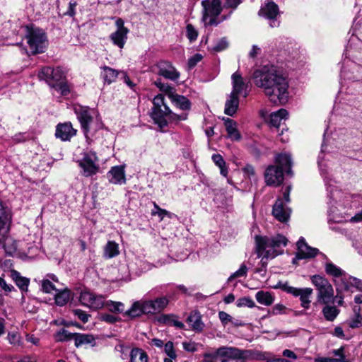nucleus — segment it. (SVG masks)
<instances>
[{
	"label": "nucleus",
	"mask_w": 362,
	"mask_h": 362,
	"mask_svg": "<svg viewBox=\"0 0 362 362\" xmlns=\"http://www.w3.org/2000/svg\"><path fill=\"white\" fill-rule=\"evenodd\" d=\"M255 83L262 88L269 101L275 105H284L288 99V81L283 73L274 66H264L253 74Z\"/></svg>",
	"instance_id": "f257e3e1"
},
{
	"label": "nucleus",
	"mask_w": 362,
	"mask_h": 362,
	"mask_svg": "<svg viewBox=\"0 0 362 362\" xmlns=\"http://www.w3.org/2000/svg\"><path fill=\"white\" fill-rule=\"evenodd\" d=\"M255 252L258 258H261L262 268L267 266L269 259H272L284 253V247L287 245L288 239L283 235L273 236L259 235L255 237Z\"/></svg>",
	"instance_id": "f03ea898"
},
{
	"label": "nucleus",
	"mask_w": 362,
	"mask_h": 362,
	"mask_svg": "<svg viewBox=\"0 0 362 362\" xmlns=\"http://www.w3.org/2000/svg\"><path fill=\"white\" fill-rule=\"evenodd\" d=\"M153 104L151 117L160 129L167 127L168 122H178L187 119L186 113L181 115L173 113L165 103L164 96L162 94H158L153 98Z\"/></svg>",
	"instance_id": "7ed1b4c3"
},
{
	"label": "nucleus",
	"mask_w": 362,
	"mask_h": 362,
	"mask_svg": "<svg viewBox=\"0 0 362 362\" xmlns=\"http://www.w3.org/2000/svg\"><path fill=\"white\" fill-rule=\"evenodd\" d=\"M75 112L86 139H89L90 136H93L95 132L102 128L100 121L94 119L93 115L96 113L94 110L88 107L78 106L75 108Z\"/></svg>",
	"instance_id": "20e7f679"
},
{
	"label": "nucleus",
	"mask_w": 362,
	"mask_h": 362,
	"mask_svg": "<svg viewBox=\"0 0 362 362\" xmlns=\"http://www.w3.org/2000/svg\"><path fill=\"white\" fill-rule=\"evenodd\" d=\"M325 269L326 273L333 276L334 281L337 280L341 286H343L341 288H344L345 291L350 290L351 287H356L358 289L362 288V281L361 280L352 276H348L344 270L333 263L327 262Z\"/></svg>",
	"instance_id": "39448f33"
},
{
	"label": "nucleus",
	"mask_w": 362,
	"mask_h": 362,
	"mask_svg": "<svg viewBox=\"0 0 362 362\" xmlns=\"http://www.w3.org/2000/svg\"><path fill=\"white\" fill-rule=\"evenodd\" d=\"M26 39L32 54L42 53L45 51L48 41L45 33L38 28L26 26Z\"/></svg>",
	"instance_id": "423d86ee"
},
{
	"label": "nucleus",
	"mask_w": 362,
	"mask_h": 362,
	"mask_svg": "<svg viewBox=\"0 0 362 362\" xmlns=\"http://www.w3.org/2000/svg\"><path fill=\"white\" fill-rule=\"evenodd\" d=\"M98 157L93 151H84L81 158L77 159L76 163L81 169V174L84 177H91L99 172Z\"/></svg>",
	"instance_id": "0eeeda50"
},
{
	"label": "nucleus",
	"mask_w": 362,
	"mask_h": 362,
	"mask_svg": "<svg viewBox=\"0 0 362 362\" xmlns=\"http://www.w3.org/2000/svg\"><path fill=\"white\" fill-rule=\"evenodd\" d=\"M311 281L318 291L317 298L324 304L330 303L334 298V290L329 281L322 276L313 275Z\"/></svg>",
	"instance_id": "6e6552de"
},
{
	"label": "nucleus",
	"mask_w": 362,
	"mask_h": 362,
	"mask_svg": "<svg viewBox=\"0 0 362 362\" xmlns=\"http://www.w3.org/2000/svg\"><path fill=\"white\" fill-rule=\"evenodd\" d=\"M202 6L203 7L202 21L204 25H218L219 21H216V17L222 11L221 0H203Z\"/></svg>",
	"instance_id": "1a4fd4ad"
},
{
	"label": "nucleus",
	"mask_w": 362,
	"mask_h": 362,
	"mask_svg": "<svg viewBox=\"0 0 362 362\" xmlns=\"http://www.w3.org/2000/svg\"><path fill=\"white\" fill-rule=\"evenodd\" d=\"M276 288H280L287 293L291 294L295 297H299L301 306L305 309L310 307V298L313 294V289L310 288H299L290 286L288 282H279L275 286Z\"/></svg>",
	"instance_id": "9d476101"
},
{
	"label": "nucleus",
	"mask_w": 362,
	"mask_h": 362,
	"mask_svg": "<svg viewBox=\"0 0 362 362\" xmlns=\"http://www.w3.org/2000/svg\"><path fill=\"white\" fill-rule=\"evenodd\" d=\"M117 30L111 33L110 39L112 43L120 49H122L127 42L129 29L124 26V21L117 18L115 21Z\"/></svg>",
	"instance_id": "9b49d317"
},
{
	"label": "nucleus",
	"mask_w": 362,
	"mask_h": 362,
	"mask_svg": "<svg viewBox=\"0 0 362 362\" xmlns=\"http://www.w3.org/2000/svg\"><path fill=\"white\" fill-rule=\"evenodd\" d=\"M259 15L269 21L271 28H276L279 25V21L276 19L279 15V7L274 2L267 0L264 5L259 10Z\"/></svg>",
	"instance_id": "f8f14e48"
},
{
	"label": "nucleus",
	"mask_w": 362,
	"mask_h": 362,
	"mask_svg": "<svg viewBox=\"0 0 362 362\" xmlns=\"http://www.w3.org/2000/svg\"><path fill=\"white\" fill-rule=\"evenodd\" d=\"M297 249L296 257L292 261L293 264H297L299 259L313 258L320 252L318 249L309 246L303 238H300L297 242Z\"/></svg>",
	"instance_id": "ddd939ff"
},
{
	"label": "nucleus",
	"mask_w": 362,
	"mask_h": 362,
	"mask_svg": "<svg viewBox=\"0 0 362 362\" xmlns=\"http://www.w3.org/2000/svg\"><path fill=\"white\" fill-rule=\"evenodd\" d=\"M247 351L241 350L236 347L225 346L221 362H245Z\"/></svg>",
	"instance_id": "4468645a"
},
{
	"label": "nucleus",
	"mask_w": 362,
	"mask_h": 362,
	"mask_svg": "<svg viewBox=\"0 0 362 362\" xmlns=\"http://www.w3.org/2000/svg\"><path fill=\"white\" fill-rule=\"evenodd\" d=\"M79 300L83 305L93 310L100 309L104 305V298L102 296H95L87 291L81 293Z\"/></svg>",
	"instance_id": "2eb2a0df"
},
{
	"label": "nucleus",
	"mask_w": 362,
	"mask_h": 362,
	"mask_svg": "<svg viewBox=\"0 0 362 362\" xmlns=\"http://www.w3.org/2000/svg\"><path fill=\"white\" fill-rule=\"evenodd\" d=\"M264 179L267 185L279 186L284 181L283 170L276 165H270L265 170Z\"/></svg>",
	"instance_id": "dca6fc26"
},
{
	"label": "nucleus",
	"mask_w": 362,
	"mask_h": 362,
	"mask_svg": "<svg viewBox=\"0 0 362 362\" xmlns=\"http://www.w3.org/2000/svg\"><path fill=\"white\" fill-rule=\"evenodd\" d=\"M169 298L166 296L157 298L154 300H146L144 306L146 314H155L162 312L168 305Z\"/></svg>",
	"instance_id": "f3484780"
},
{
	"label": "nucleus",
	"mask_w": 362,
	"mask_h": 362,
	"mask_svg": "<svg viewBox=\"0 0 362 362\" xmlns=\"http://www.w3.org/2000/svg\"><path fill=\"white\" fill-rule=\"evenodd\" d=\"M158 69V74L165 78L175 81L180 77V73L167 61H160L156 65Z\"/></svg>",
	"instance_id": "a211bd4d"
},
{
	"label": "nucleus",
	"mask_w": 362,
	"mask_h": 362,
	"mask_svg": "<svg viewBox=\"0 0 362 362\" xmlns=\"http://www.w3.org/2000/svg\"><path fill=\"white\" fill-rule=\"evenodd\" d=\"M341 193L339 192H336L335 194H332V197L334 201V203L332 205L330 208V212L332 214V223H343L346 221V219L344 216H339V215L341 214L340 208L345 209L346 206H345L344 203L339 199L337 200L339 195ZM349 206H347L348 207Z\"/></svg>",
	"instance_id": "6ab92c4d"
},
{
	"label": "nucleus",
	"mask_w": 362,
	"mask_h": 362,
	"mask_svg": "<svg viewBox=\"0 0 362 362\" xmlns=\"http://www.w3.org/2000/svg\"><path fill=\"white\" fill-rule=\"evenodd\" d=\"M233 90L230 94L238 96L242 95L246 98L248 95L247 84L245 83L241 75L238 72H235L232 76Z\"/></svg>",
	"instance_id": "aec40b11"
},
{
	"label": "nucleus",
	"mask_w": 362,
	"mask_h": 362,
	"mask_svg": "<svg viewBox=\"0 0 362 362\" xmlns=\"http://www.w3.org/2000/svg\"><path fill=\"white\" fill-rule=\"evenodd\" d=\"M76 134V130L73 128L70 122L59 124L56 127V137L64 141L70 140Z\"/></svg>",
	"instance_id": "412c9836"
},
{
	"label": "nucleus",
	"mask_w": 362,
	"mask_h": 362,
	"mask_svg": "<svg viewBox=\"0 0 362 362\" xmlns=\"http://www.w3.org/2000/svg\"><path fill=\"white\" fill-rule=\"evenodd\" d=\"M272 214L279 221L285 223L288 220L291 209L285 207L283 200L281 198H278L273 206Z\"/></svg>",
	"instance_id": "4be33fe9"
},
{
	"label": "nucleus",
	"mask_w": 362,
	"mask_h": 362,
	"mask_svg": "<svg viewBox=\"0 0 362 362\" xmlns=\"http://www.w3.org/2000/svg\"><path fill=\"white\" fill-rule=\"evenodd\" d=\"M109 182L114 185H123L126 182L125 170L124 166L112 167L107 174Z\"/></svg>",
	"instance_id": "5701e85b"
},
{
	"label": "nucleus",
	"mask_w": 362,
	"mask_h": 362,
	"mask_svg": "<svg viewBox=\"0 0 362 362\" xmlns=\"http://www.w3.org/2000/svg\"><path fill=\"white\" fill-rule=\"evenodd\" d=\"M227 138L232 141H240L242 139L240 132L237 128V122L230 118L223 119Z\"/></svg>",
	"instance_id": "b1692460"
},
{
	"label": "nucleus",
	"mask_w": 362,
	"mask_h": 362,
	"mask_svg": "<svg viewBox=\"0 0 362 362\" xmlns=\"http://www.w3.org/2000/svg\"><path fill=\"white\" fill-rule=\"evenodd\" d=\"M288 111L286 109L281 108L269 115V122L272 126L278 128L281 124L288 119Z\"/></svg>",
	"instance_id": "393cba45"
},
{
	"label": "nucleus",
	"mask_w": 362,
	"mask_h": 362,
	"mask_svg": "<svg viewBox=\"0 0 362 362\" xmlns=\"http://www.w3.org/2000/svg\"><path fill=\"white\" fill-rule=\"evenodd\" d=\"M146 300L144 301H136L132 307L124 313V316L129 317L130 318H134L141 316L142 314L146 313L145 308Z\"/></svg>",
	"instance_id": "a878e982"
},
{
	"label": "nucleus",
	"mask_w": 362,
	"mask_h": 362,
	"mask_svg": "<svg viewBox=\"0 0 362 362\" xmlns=\"http://www.w3.org/2000/svg\"><path fill=\"white\" fill-rule=\"evenodd\" d=\"M74 336V344L77 348L86 345L95 346V339L92 334L76 333Z\"/></svg>",
	"instance_id": "bb28decb"
},
{
	"label": "nucleus",
	"mask_w": 362,
	"mask_h": 362,
	"mask_svg": "<svg viewBox=\"0 0 362 362\" xmlns=\"http://www.w3.org/2000/svg\"><path fill=\"white\" fill-rule=\"evenodd\" d=\"M11 278L15 282L16 285L22 291H27L30 284L28 278L21 276L20 272L16 270L11 271Z\"/></svg>",
	"instance_id": "cd10ccee"
},
{
	"label": "nucleus",
	"mask_w": 362,
	"mask_h": 362,
	"mask_svg": "<svg viewBox=\"0 0 362 362\" xmlns=\"http://www.w3.org/2000/svg\"><path fill=\"white\" fill-rule=\"evenodd\" d=\"M158 322L166 325L174 326L177 328L182 329L184 324L177 320V317L173 314H163L158 318Z\"/></svg>",
	"instance_id": "c85d7f7f"
},
{
	"label": "nucleus",
	"mask_w": 362,
	"mask_h": 362,
	"mask_svg": "<svg viewBox=\"0 0 362 362\" xmlns=\"http://www.w3.org/2000/svg\"><path fill=\"white\" fill-rule=\"evenodd\" d=\"M101 69L100 76L104 83L107 84L115 82L119 74L117 70L107 66L101 67Z\"/></svg>",
	"instance_id": "c756f323"
},
{
	"label": "nucleus",
	"mask_w": 362,
	"mask_h": 362,
	"mask_svg": "<svg viewBox=\"0 0 362 362\" xmlns=\"http://www.w3.org/2000/svg\"><path fill=\"white\" fill-rule=\"evenodd\" d=\"M239 106L238 96L230 94L226 101L224 112L226 115L233 116L237 111Z\"/></svg>",
	"instance_id": "7c9ffc66"
},
{
	"label": "nucleus",
	"mask_w": 362,
	"mask_h": 362,
	"mask_svg": "<svg viewBox=\"0 0 362 362\" xmlns=\"http://www.w3.org/2000/svg\"><path fill=\"white\" fill-rule=\"evenodd\" d=\"M187 322L194 331L201 332L203 329L204 324L202 322L199 313L197 311H193L190 313L187 317Z\"/></svg>",
	"instance_id": "2f4dec72"
},
{
	"label": "nucleus",
	"mask_w": 362,
	"mask_h": 362,
	"mask_svg": "<svg viewBox=\"0 0 362 362\" xmlns=\"http://www.w3.org/2000/svg\"><path fill=\"white\" fill-rule=\"evenodd\" d=\"M1 244H3L6 255L9 256H13L17 251V242L9 236V233L4 237Z\"/></svg>",
	"instance_id": "473e14b6"
},
{
	"label": "nucleus",
	"mask_w": 362,
	"mask_h": 362,
	"mask_svg": "<svg viewBox=\"0 0 362 362\" xmlns=\"http://www.w3.org/2000/svg\"><path fill=\"white\" fill-rule=\"evenodd\" d=\"M172 103L182 110H188L191 107L190 101L185 96L175 93L170 98Z\"/></svg>",
	"instance_id": "72a5a7b5"
},
{
	"label": "nucleus",
	"mask_w": 362,
	"mask_h": 362,
	"mask_svg": "<svg viewBox=\"0 0 362 362\" xmlns=\"http://www.w3.org/2000/svg\"><path fill=\"white\" fill-rule=\"evenodd\" d=\"M276 163L278 164V167L283 170H287V173H289V168L291 165V158L288 153H281L276 157Z\"/></svg>",
	"instance_id": "f704fd0d"
},
{
	"label": "nucleus",
	"mask_w": 362,
	"mask_h": 362,
	"mask_svg": "<svg viewBox=\"0 0 362 362\" xmlns=\"http://www.w3.org/2000/svg\"><path fill=\"white\" fill-rule=\"evenodd\" d=\"M225 346H221L218 349H213L210 351L206 352L204 354V362H217L218 358L221 360L223 355L221 354L224 351Z\"/></svg>",
	"instance_id": "c9c22d12"
},
{
	"label": "nucleus",
	"mask_w": 362,
	"mask_h": 362,
	"mask_svg": "<svg viewBox=\"0 0 362 362\" xmlns=\"http://www.w3.org/2000/svg\"><path fill=\"white\" fill-rule=\"evenodd\" d=\"M11 223V211L8 208L5 207L0 202V226H10Z\"/></svg>",
	"instance_id": "e433bc0d"
},
{
	"label": "nucleus",
	"mask_w": 362,
	"mask_h": 362,
	"mask_svg": "<svg viewBox=\"0 0 362 362\" xmlns=\"http://www.w3.org/2000/svg\"><path fill=\"white\" fill-rule=\"evenodd\" d=\"M255 298L259 303L266 306L272 305L274 300V298L269 292L263 291H258Z\"/></svg>",
	"instance_id": "4c0bfd02"
},
{
	"label": "nucleus",
	"mask_w": 362,
	"mask_h": 362,
	"mask_svg": "<svg viewBox=\"0 0 362 362\" xmlns=\"http://www.w3.org/2000/svg\"><path fill=\"white\" fill-rule=\"evenodd\" d=\"M119 253V245L114 241H108L104 248V256L106 258H112Z\"/></svg>",
	"instance_id": "58836bf2"
},
{
	"label": "nucleus",
	"mask_w": 362,
	"mask_h": 362,
	"mask_svg": "<svg viewBox=\"0 0 362 362\" xmlns=\"http://www.w3.org/2000/svg\"><path fill=\"white\" fill-rule=\"evenodd\" d=\"M211 158L215 165L220 169L221 175L223 177H227L228 169L222 156L220 154H214Z\"/></svg>",
	"instance_id": "ea45409f"
},
{
	"label": "nucleus",
	"mask_w": 362,
	"mask_h": 362,
	"mask_svg": "<svg viewBox=\"0 0 362 362\" xmlns=\"http://www.w3.org/2000/svg\"><path fill=\"white\" fill-rule=\"evenodd\" d=\"M129 362H148V356L141 349H133L130 352Z\"/></svg>",
	"instance_id": "a19ab883"
},
{
	"label": "nucleus",
	"mask_w": 362,
	"mask_h": 362,
	"mask_svg": "<svg viewBox=\"0 0 362 362\" xmlns=\"http://www.w3.org/2000/svg\"><path fill=\"white\" fill-rule=\"evenodd\" d=\"M103 307H105L107 310L113 313H122L124 310V303L119 301H104Z\"/></svg>",
	"instance_id": "79ce46f5"
},
{
	"label": "nucleus",
	"mask_w": 362,
	"mask_h": 362,
	"mask_svg": "<svg viewBox=\"0 0 362 362\" xmlns=\"http://www.w3.org/2000/svg\"><path fill=\"white\" fill-rule=\"evenodd\" d=\"M71 292L68 289H64L55 295V303L59 306H63L69 300Z\"/></svg>",
	"instance_id": "37998d69"
},
{
	"label": "nucleus",
	"mask_w": 362,
	"mask_h": 362,
	"mask_svg": "<svg viewBox=\"0 0 362 362\" xmlns=\"http://www.w3.org/2000/svg\"><path fill=\"white\" fill-rule=\"evenodd\" d=\"M322 313L327 320L333 321L339 313V310L335 306L326 305L322 309Z\"/></svg>",
	"instance_id": "c03bdc74"
},
{
	"label": "nucleus",
	"mask_w": 362,
	"mask_h": 362,
	"mask_svg": "<svg viewBox=\"0 0 362 362\" xmlns=\"http://www.w3.org/2000/svg\"><path fill=\"white\" fill-rule=\"evenodd\" d=\"M54 69L51 67H44L41 69V71L38 74V77L40 80L45 81L49 86L52 84V75H53Z\"/></svg>",
	"instance_id": "a18cd8bd"
},
{
	"label": "nucleus",
	"mask_w": 362,
	"mask_h": 362,
	"mask_svg": "<svg viewBox=\"0 0 362 362\" xmlns=\"http://www.w3.org/2000/svg\"><path fill=\"white\" fill-rule=\"evenodd\" d=\"M154 84L160 91L165 93L170 99L172 98V95L175 94L174 88L168 83H162L160 79L156 80Z\"/></svg>",
	"instance_id": "49530a36"
},
{
	"label": "nucleus",
	"mask_w": 362,
	"mask_h": 362,
	"mask_svg": "<svg viewBox=\"0 0 362 362\" xmlns=\"http://www.w3.org/2000/svg\"><path fill=\"white\" fill-rule=\"evenodd\" d=\"M76 333H71L65 329H62L56 334V340L58 341H65L74 339Z\"/></svg>",
	"instance_id": "de8ad7c7"
},
{
	"label": "nucleus",
	"mask_w": 362,
	"mask_h": 362,
	"mask_svg": "<svg viewBox=\"0 0 362 362\" xmlns=\"http://www.w3.org/2000/svg\"><path fill=\"white\" fill-rule=\"evenodd\" d=\"M52 88L63 96H66L70 93L69 86L64 81L57 83Z\"/></svg>",
	"instance_id": "09e8293b"
},
{
	"label": "nucleus",
	"mask_w": 362,
	"mask_h": 362,
	"mask_svg": "<svg viewBox=\"0 0 362 362\" xmlns=\"http://www.w3.org/2000/svg\"><path fill=\"white\" fill-rule=\"evenodd\" d=\"M155 209L156 211H153L152 214L158 215L161 219H164L165 217H168L169 218H177V216L174 214H172L165 209H160L158 205L154 204Z\"/></svg>",
	"instance_id": "8fccbe9b"
},
{
	"label": "nucleus",
	"mask_w": 362,
	"mask_h": 362,
	"mask_svg": "<svg viewBox=\"0 0 362 362\" xmlns=\"http://www.w3.org/2000/svg\"><path fill=\"white\" fill-rule=\"evenodd\" d=\"M247 271H248V269H247V266L245 264H242L240 265V267L239 268V269L237 270L236 272H235L234 273H233L228 277V281H231L233 279H236V278L246 276Z\"/></svg>",
	"instance_id": "3c124183"
},
{
	"label": "nucleus",
	"mask_w": 362,
	"mask_h": 362,
	"mask_svg": "<svg viewBox=\"0 0 362 362\" xmlns=\"http://www.w3.org/2000/svg\"><path fill=\"white\" fill-rule=\"evenodd\" d=\"M64 79V74L61 69L57 68L54 69L53 75L52 78V84H50L49 86L53 87L57 83H59L63 81Z\"/></svg>",
	"instance_id": "603ef678"
},
{
	"label": "nucleus",
	"mask_w": 362,
	"mask_h": 362,
	"mask_svg": "<svg viewBox=\"0 0 362 362\" xmlns=\"http://www.w3.org/2000/svg\"><path fill=\"white\" fill-rule=\"evenodd\" d=\"M236 305L239 308L248 307L253 308L255 304V302L249 297H244L237 300Z\"/></svg>",
	"instance_id": "864d4df0"
},
{
	"label": "nucleus",
	"mask_w": 362,
	"mask_h": 362,
	"mask_svg": "<svg viewBox=\"0 0 362 362\" xmlns=\"http://www.w3.org/2000/svg\"><path fill=\"white\" fill-rule=\"evenodd\" d=\"M41 287L42 291L47 293H50L53 291H57L56 287L49 279H43L42 281Z\"/></svg>",
	"instance_id": "5fc2aeb1"
},
{
	"label": "nucleus",
	"mask_w": 362,
	"mask_h": 362,
	"mask_svg": "<svg viewBox=\"0 0 362 362\" xmlns=\"http://www.w3.org/2000/svg\"><path fill=\"white\" fill-rule=\"evenodd\" d=\"M243 171L244 173V175L245 177L250 179L256 180V175H255V170L252 165H246L243 168Z\"/></svg>",
	"instance_id": "6e6d98bb"
},
{
	"label": "nucleus",
	"mask_w": 362,
	"mask_h": 362,
	"mask_svg": "<svg viewBox=\"0 0 362 362\" xmlns=\"http://www.w3.org/2000/svg\"><path fill=\"white\" fill-rule=\"evenodd\" d=\"M187 37L190 42L195 41L198 36L197 30L192 24H187L186 26Z\"/></svg>",
	"instance_id": "4d7b16f0"
},
{
	"label": "nucleus",
	"mask_w": 362,
	"mask_h": 362,
	"mask_svg": "<svg viewBox=\"0 0 362 362\" xmlns=\"http://www.w3.org/2000/svg\"><path fill=\"white\" fill-rule=\"evenodd\" d=\"M164 351L165 353L171 358H176L177 354L174 349L173 343L170 341H168L164 345Z\"/></svg>",
	"instance_id": "13d9d810"
},
{
	"label": "nucleus",
	"mask_w": 362,
	"mask_h": 362,
	"mask_svg": "<svg viewBox=\"0 0 362 362\" xmlns=\"http://www.w3.org/2000/svg\"><path fill=\"white\" fill-rule=\"evenodd\" d=\"M100 319L105 322L113 324L117 322L120 321V318L117 316L111 314H101L100 316Z\"/></svg>",
	"instance_id": "bf43d9fd"
},
{
	"label": "nucleus",
	"mask_w": 362,
	"mask_h": 362,
	"mask_svg": "<svg viewBox=\"0 0 362 362\" xmlns=\"http://www.w3.org/2000/svg\"><path fill=\"white\" fill-rule=\"evenodd\" d=\"M286 310L287 308L286 306H284L283 304L278 303L272 308L271 311H269V313L276 315L280 314H285Z\"/></svg>",
	"instance_id": "052dcab7"
},
{
	"label": "nucleus",
	"mask_w": 362,
	"mask_h": 362,
	"mask_svg": "<svg viewBox=\"0 0 362 362\" xmlns=\"http://www.w3.org/2000/svg\"><path fill=\"white\" fill-rule=\"evenodd\" d=\"M74 314L80 320H81L83 323H86L88 321V318L90 317L86 312L81 309H76L74 311Z\"/></svg>",
	"instance_id": "680f3d73"
},
{
	"label": "nucleus",
	"mask_w": 362,
	"mask_h": 362,
	"mask_svg": "<svg viewBox=\"0 0 362 362\" xmlns=\"http://www.w3.org/2000/svg\"><path fill=\"white\" fill-rule=\"evenodd\" d=\"M202 59V55L200 54H195L192 57H190L188 60V67L189 69L194 68L197 63H199Z\"/></svg>",
	"instance_id": "e2e57ef3"
},
{
	"label": "nucleus",
	"mask_w": 362,
	"mask_h": 362,
	"mask_svg": "<svg viewBox=\"0 0 362 362\" xmlns=\"http://www.w3.org/2000/svg\"><path fill=\"white\" fill-rule=\"evenodd\" d=\"M182 347L186 351L193 353L197 350V344L193 341H184Z\"/></svg>",
	"instance_id": "0e129e2a"
},
{
	"label": "nucleus",
	"mask_w": 362,
	"mask_h": 362,
	"mask_svg": "<svg viewBox=\"0 0 362 362\" xmlns=\"http://www.w3.org/2000/svg\"><path fill=\"white\" fill-rule=\"evenodd\" d=\"M349 327L351 328L359 327L362 325V316L360 314H358L355 316L354 318L351 319L349 321Z\"/></svg>",
	"instance_id": "69168bd1"
},
{
	"label": "nucleus",
	"mask_w": 362,
	"mask_h": 362,
	"mask_svg": "<svg viewBox=\"0 0 362 362\" xmlns=\"http://www.w3.org/2000/svg\"><path fill=\"white\" fill-rule=\"evenodd\" d=\"M228 46V42L226 37L221 38L214 47V50L217 52L222 51L227 48Z\"/></svg>",
	"instance_id": "338daca9"
},
{
	"label": "nucleus",
	"mask_w": 362,
	"mask_h": 362,
	"mask_svg": "<svg viewBox=\"0 0 362 362\" xmlns=\"http://www.w3.org/2000/svg\"><path fill=\"white\" fill-rule=\"evenodd\" d=\"M218 317L223 325H226L228 322H231L232 317L224 311H220L218 313Z\"/></svg>",
	"instance_id": "774afa93"
}]
</instances>
